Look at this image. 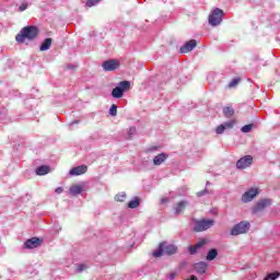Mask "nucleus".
<instances>
[{
	"label": "nucleus",
	"mask_w": 280,
	"mask_h": 280,
	"mask_svg": "<svg viewBox=\"0 0 280 280\" xmlns=\"http://www.w3.org/2000/svg\"><path fill=\"white\" fill-rule=\"evenodd\" d=\"M38 37V27L36 26H25L15 36L16 43H25V40H34Z\"/></svg>",
	"instance_id": "1"
},
{
	"label": "nucleus",
	"mask_w": 280,
	"mask_h": 280,
	"mask_svg": "<svg viewBox=\"0 0 280 280\" xmlns=\"http://www.w3.org/2000/svg\"><path fill=\"white\" fill-rule=\"evenodd\" d=\"M163 253L166 255H176L178 247L174 244L165 245V242L160 243L158 250L153 252V257H163Z\"/></svg>",
	"instance_id": "2"
},
{
	"label": "nucleus",
	"mask_w": 280,
	"mask_h": 280,
	"mask_svg": "<svg viewBox=\"0 0 280 280\" xmlns=\"http://www.w3.org/2000/svg\"><path fill=\"white\" fill-rule=\"evenodd\" d=\"M224 11L220 8H215L208 18V21L212 27H218L222 23Z\"/></svg>",
	"instance_id": "3"
},
{
	"label": "nucleus",
	"mask_w": 280,
	"mask_h": 280,
	"mask_svg": "<svg viewBox=\"0 0 280 280\" xmlns=\"http://www.w3.org/2000/svg\"><path fill=\"white\" fill-rule=\"evenodd\" d=\"M126 91H130V81H121V82H119L118 86H116L112 91V95L116 100H119V98L124 97V93H126Z\"/></svg>",
	"instance_id": "4"
},
{
	"label": "nucleus",
	"mask_w": 280,
	"mask_h": 280,
	"mask_svg": "<svg viewBox=\"0 0 280 280\" xmlns=\"http://www.w3.org/2000/svg\"><path fill=\"white\" fill-rule=\"evenodd\" d=\"M250 230V223L248 221H242L237 224H235L231 230V235L237 236V235H244V233H248Z\"/></svg>",
	"instance_id": "5"
},
{
	"label": "nucleus",
	"mask_w": 280,
	"mask_h": 280,
	"mask_svg": "<svg viewBox=\"0 0 280 280\" xmlns=\"http://www.w3.org/2000/svg\"><path fill=\"white\" fill-rule=\"evenodd\" d=\"M270 205H272V200L261 199L253 207L252 213L254 214L261 213V211H265L266 209H268Z\"/></svg>",
	"instance_id": "6"
},
{
	"label": "nucleus",
	"mask_w": 280,
	"mask_h": 280,
	"mask_svg": "<svg viewBox=\"0 0 280 280\" xmlns=\"http://www.w3.org/2000/svg\"><path fill=\"white\" fill-rule=\"evenodd\" d=\"M213 224H215V221L211 219L197 221L195 225V231L196 233H202V231H207L208 229H211Z\"/></svg>",
	"instance_id": "7"
},
{
	"label": "nucleus",
	"mask_w": 280,
	"mask_h": 280,
	"mask_svg": "<svg viewBox=\"0 0 280 280\" xmlns=\"http://www.w3.org/2000/svg\"><path fill=\"white\" fill-rule=\"evenodd\" d=\"M253 165V155H245L236 162L237 170H246Z\"/></svg>",
	"instance_id": "8"
},
{
	"label": "nucleus",
	"mask_w": 280,
	"mask_h": 280,
	"mask_svg": "<svg viewBox=\"0 0 280 280\" xmlns=\"http://www.w3.org/2000/svg\"><path fill=\"white\" fill-rule=\"evenodd\" d=\"M259 194V188H250L242 196L243 202H250L253 199L257 198Z\"/></svg>",
	"instance_id": "9"
},
{
	"label": "nucleus",
	"mask_w": 280,
	"mask_h": 280,
	"mask_svg": "<svg viewBox=\"0 0 280 280\" xmlns=\"http://www.w3.org/2000/svg\"><path fill=\"white\" fill-rule=\"evenodd\" d=\"M102 67L104 71H115L119 69V61H117V59L106 60L103 62Z\"/></svg>",
	"instance_id": "10"
},
{
	"label": "nucleus",
	"mask_w": 280,
	"mask_h": 280,
	"mask_svg": "<svg viewBox=\"0 0 280 280\" xmlns=\"http://www.w3.org/2000/svg\"><path fill=\"white\" fill-rule=\"evenodd\" d=\"M42 244L43 240L38 237H32L24 243V248H38V246H40Z\"/></svg>",
	"instance_id": "11"
},
{
	"label": "nucleus",
	"mask_w": 280,
	"mask_h": 280,
	"mask_svg": "<svg viewBox=\"0 0 280 280\" xmlns=\"http://www.w3.org/2000/svg\"><path fill=\"white\" fill-rule=\"evenodd\" d=\"M196 45H198L196 39H190L184 46L180 47L179 51L180 54H189V51H192L195 49Z\"/></svg>",
	"instance_id": "12"
},
{
	"label": "nucleus",
	"mask_w": 280,
	"mask_h": 280,
	"mask_svg": "<svg viewBox=\"0 0 280 280\" xmlns=\"http://www.w3.org/2000/svg\"><path fill=\"white\" fill-rule=\"evenodd\" d=\"M88 170H89L88 165H80L70 170L69 174L70 176H82V174H86Z\"/></svg>",
	"instance_id": "13"
},
{
	"label": "nucleus",
	"mask_w": 280,
	"mask_h": 280,
	"mask_svg": "<svg viewBox=\"0 0 280 280\" xmlns=\"http://www.w3.org/2000/svg\"><path fill=\"white\" fill-rule=\"evenodd\" d=\"M205 244H207V240H200L199 242H197V244L195 246H189L188 247L189 254L196 255L198 253V250H200V248H202V246H205Z\"/></svg>",
	"instance_id": "14"
},
{
	"label": "nucleus",
	"mask_w": 280,
	"mask_h": 280,
	"mask_svg": "<svg viewBox=\"0 0 280 280\" xmlns=\"http://www.w3.org/2000/svg\"><path fill=\"white\" fill-rule=\"evenodd\" d=\"M167 161V154L166 153H160L154 156L153 159V165H163Z\"/></svg>",
	"instance_id": "15"
},
{
	"label": "nucleus",
	"mask_w": 280,
	"mask_h": 280,
	"mask_svg": "<svg viewBox=\"0 0 280 280\" xmlns=\"http://www.w3.org/2000/svg\"><path fill=\"white\" fill-rule=\"evenodd\" d=\"M187 201H179L176 207L174 208V211L177 215H180V213H185V209L187 207Z\"/></svg>",
	"instance_id": "16"
},
{
	"label": "nucleus",
	"mask_w": 280,
	"mask_h": 280,
	"mask_svg": "<svg viewBox=\"0 0 280 280\" xmlns=\"http://www.w3.org/2000/svg\"><path fill=\"white\" fill-rule=\"evenodd\" d=\"M195 270L199 275H205V272H207V262L201 261V262L195 264Z\"/></svg>",
	"instance_id": "17"
},
{
	"label": "nucleus",
	"mask_w": 280,
	"mask_h": 280,
	"mask_svg": "<svg viewBox=\"0 0 280 280\" xmlns=\"http://www.w3.org/2000/svg\"><path fill=\"white\" fill-rule=\"evenodd\" d=\"M69 191H70L71 196H79V194H82V185L75 184L70 187Z\"/></svg>",
	"instance_id": "18"
},
{
	"label": "nucleus",
	"mask_w": 280,
	"mask_h": 280,
	"mask_svg": "<svg viewBox=\"0 0 280 280\" xmlns=\"http://www.w3.org/2000/svg\"><path fill=\"white\" fill-rule=\"evenodd\" d=\"M223 115L228 119H231V117H233V115H235V109H233V106H225V107H223Z\"/></svg>",
	"instance_id": "19"
},
{
	"label": "nucleus",
	"mask_w": 280,
	"mask_h": 280,
	"mask_svg": "<svg viewBox=\"0 0 280 280\" xmlns=\"http://www.w3.org/2000/svg\"><path fill=\"white\" fill-rule=\"evenodd\" d=\"M37 176H45L46 174H49V166L42 165L36 168Z\"/></svg>",
	"instance_id": "20"
},
{
	"label": "nucleus",
	"mask_w": 280,
	"mask_h": 280,
	"mask_svg": "<svg viewBox=\"0 0 280 280\" xmlns=\"http://www.w3.org/2000/svg\"><path fill=\"white\" fill-rule=\"evenodd\" d=\"M51 43H52L51 38H46L44 40V43L40 45L39 50L47 51V49H49V47H51Z\"/></svg>",
	"instance_id": "21"
},
{
	"label": "nucleus",
	"mask_w": 280,
	"mask_h": 280,
	"mask_svg": "<svg viewBox=\"0 0 280 280\" xmlns=\"http://www.w3.org/2000/svg\"><path fill=\"white\" fill-rule=\"evenodd\" d=\"M215 257H218V249L212 248L208 252L206 259H207V261H213V259H215Z\"/></svg>",
	"instance_id": "22"
},
{
	"label": "nucleus",
	"mask_w": 280,
	"mask_h": 280,
	"mask_svg": "<svg viewBox=\"0 0 280 280\" xmlns=\"http://www.w3.org/2000/svg\"><path fill=\"white\" fill-rule=\"evenodd\" d=\"M139 205H141V199H139V197H136L135 199L128 202L129 209H137Z\"/></svg>",
	"instance_id": "23"
},
{
	"label": "nucleus",
	"mask_w": 280,
	"mask_h": 280,
	"mask_svg": "<svg viewBox=\"0 0 280 280\" xmlns=\"http://www.w3.org/2000/svg\"><path fill=\"white\" fill-rule=\"evenodd\" d=\"M279 276H280V273L278 271H275V272L268 273L264 278V280H277V279H279Z\"/></svg>",
	"instance_id": "24"
},
{
	"label": "nucleus",
	"mask_w": 280,
	"mask_h": 280,
	"mask_svg": "<svg viewBox=\"0 0 280 280\" xmlns=\"http://www.w3.org/2000/svg\"><path fill=\"white\" fill-rule=\"evenodd\" d=\"M240 82H242V79H240V78L233 79V80L229 83L228 89H235V86H237V84H240Z\"/></svg>",
	"instance_id": "25"
},
{
	"label": "nucleus",
	"mask_w": 280,
	"mask_h": 280,
	"mask_svg": "<svg viewBox=\"0 0 280 280\" xmlns=\"http://www.w3.org/2000/svg\"><path fill=\"white\" fill-rule=\"evenodd\" d=\"M126 198H127L126 192H120L115 196L116 202H126Z\"/></svg>",
	"instance_id": "26"
},
{
	"label": "nucleus",
	"mask_w": 280,
	"mask_h": 280,
	"mask_svg": "<svg viewBox=\"0 0 280 280\" xmlns=\"http://www.w3.org/2000/svg\"><path fill=\"white\" fill-rule=\"evenodd\" d=\"M100 1H102V0H88L85 5L88 8H93V5H97V3H100Z\"/></svg>",
	"instance_id": "27"
},
{
	"label": "nucleus",
	"mask_w": 280,
	"mask_h": 280,
	"mask_svg": "<svg viewBox=\"0 0 280 280\" xmlns=\"http://www.w3.org/2000/svg\"><path fill=\"white\" fill-rule=\"evenodd\" d=\"M109 115H112V117H117V105H112V107L109 108Z\"/></svg>",
	"instance_id": "28"
},
{
	"label": "nucleus",
	"mask_w": 280,
	"mask_h": 280,
	"mask_svg": "<svg viewBox=\"0 0 280 280\" xmlns=\"http://www.w3.org/2000/svg\"><path fill=\"white\" fill-rule=\"evenodd\" d=\"M250 130H253V124H249V125H245L242 127L241 131L242 132H250Z\"/></svg>",
	"instance_id": "29"
},
{
	"label": "nucleus",
	"mask_w": 280,
	"mask_h": 280,
	"mask_svg": "<svg viewBox=\"0 0 280 280\" xmlns=\"http://www.w3.org/2000/svg\"><path fill=\"white\" fill-rule=\"evenodd\" d=\"M224 130H226V126L220 125L217 127L215 132H217V135H222V132H224Z\"/></svg>",
	"instance_id": "30"
},
{
	"label": "nucleus",
	"mask_w": 280,
	"mask_h": 280,
	"mask_svg": "<svg viewBox=\"0 0 280 280\" xmlns=\"http://www.w3.org/2000/svg\"><path fill=\"white\" fill-rule=\"evenodd\" d=\"M135 132H137V128L135 127L129 128L127 139H132V136L135 135Z\"/></svg>",
	"instance_id": "31"
},
{
	"label": "nucleus",
	"mask_w": 280,
	"mask_h": 280,
	"mask_svg": "<svg viewBox=\"0 0 280 280\" xmlns=\"http://www.w3.org/2000/svg\"><path fill=\"white\" fill-rule=\"evenodd\" d=\"M89 268L85 264L79 265L78 266V272H84Z\"/></svg>",
	"instance_id": "32"
},
{
	"label": "nucleus",
	"mask_w": 280,
	"mask_h": 280,
	"mask_svg": "<svg viewBox=\"0 0 280 280\" xmlns=\"http://www.w3.org/2000/svg\"><path fill=\"white\" fill-rule=\"evenodd\" d=\"M223 126H225V128H233L235 126V120L228 121Z\"/></svg>",
	"instance_id": "33"
},
{
	"label": "nucleus",
	"mask_w": 280,
	"mask_h": 280,
	"mask_svg": "<svg viewBox=\"0 0 280 280\" xmlns=\"http://www.w3.org/2000/svg\"><path fill=\"white\" fill-rule=\"evenodd\" d=\"M25 10H27V3H22L20 5V12H25Z\"/></svg>",
	"instance_id": "34"
},
{
	"label": "nucleus",
	"mask_w": 280,
	"mask_h": 280,
	"mask_svg": "<svg viewBox=\"0 0 280 280\" xmlns=\"http://www.w3.org/2000/svg\"><path fill=\"white\" fill-rule=\"evenodd\" d=\"M167 202H170V199L167 197L161 198V203L162 205H167Z\"/></svg>",
	"instance_id": "35"
},
{
	"label": "nucleus",
	"mask_w": 280,
	"mask_h": 280,
	"mask_svg": "<svg viewBox=\"0 0 280 280\" xmlns=\"http://www.w3.org/2000/svg\"><path fill=\"white\" fill-rule=\"evenodd\" d=\"M55 191H56V194H62V191H65V189L62 187H57Z\"/></svg>",
	"instance_id": "36"
},
{
	"label": "nucleus",
	"mask_w": 280,
	"mask_h": 280,
	"mask_svg": "<svg viewBox=\"0 0 280 280\" xmlns=\"http://www.w3.org/2000/svg\"><path fill=\"white\" fill-rule=\"evenodd\" d=\"M170 279H176V272H171L170 273Z\"/></svg>",
	"instance_id": "37"
},
{
	"label": "nucleus",
	"mask_w": 280,
	"mask_h": 280,
	"mask_svg": "<svg viewBox=\"0 0 280 280\" xmlns=\"http://www.w3.org/2000/svg\"><path fill=\"white\" fill-rule=\"evenodd\" d=\"M197 196L200 198V196H205V191L197 192Z\"/></svg>",
	"instance_id": "38"
}]
</instances>
